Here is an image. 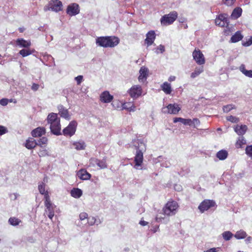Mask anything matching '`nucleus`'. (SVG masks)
Listing matches in <instances>:
<instances>
[{"label": "nucleus", "instance_id": "obj_49", "mask_svg": "<svg viewBox=\"0 0 252 252\" xmlns=\"http://www.w3.org/2000/svg\"><path fill=\"white\" fill-rule=\"evenodd\" d=\"M222 0L223 3L227 6H231L236 1V0Z\"/></svg>", "mask_w": 252, "mask_h": 252}, {"label": "nucleus", "instance_id": "obj_54", "mask_svg": "<svg viewBox=\"0 0 252 252\" xmlns=\"http://www.w3.org/2000/svg\"><path fill=\"white\" fill-rule=\"evenodd\" d=\"M7 132V128L2 126H0V135H3Z\"/></svg>", "mask_w": 252, "mask_h": 252}, {"label": "nucleus", "instance_id": "obj_60", "mask_svg": "<svg viewBox=\"0 0 252 252\" xmlns=\"http://www.w3.org/2000/svg\"><path fill=\"white\" fill-rule=\"evenodd\" d=\"M239 70L242 72L244 75L246 73L247 70L245 69V66L244 64H241L239 67Z\"/></svg>", "mask_w": 252, "mask_h": 252}, {"label": "nucleus", "instance_id": "obj_24", "mask_svg": "<svg viewBox=\"0 0 252 252\" xmlns=\"http://www.w3.org/2000/svg\"><path fill=\"white\" fill-rule=\"evenodd\" d=\"M119 43V39L115 36H108V47H114Z\"/></svg>", "mask_w": 252, "mask_h": 252}, {"label": "nucleus", "instance_id": "obj_10", "mask_svg": "<svg viewBox=\"0 0 252 252\" xmlns=\"http://www.w3.org/2000/svg\"><path fill=\"white\" fill-rule=\"evenodd\" d=\"M79 5L76 3H72L67 6L66 13L70 16H73L79 13Z\"/></svg>", "mask_w": 252, "mask_h": 252}, {"label": "nucleus", "instance_id": "obj_38", "mask_svg": "<svg viewBox=\"0 0 252 252\" xmlns=\"http://www.w3.org/2000/svg\"><path fill=\"white\" fill-rule=\"evenodd\" d=\"M222 237L223 238L226 240L228 241L232 237L233 234L229 231H225L222 234Z\"/></svg>", "mask_w": 252, "mask_h": 252}, {"label": "nucleus", "instance_id": "obj_55", "mask_svg": "<svg viewBox=\"0 0 252 252\" xmlns=\"http://www.w3.org/2000/svg\"><path fill=\"white\" fill-rule=\"evenodd\" d=\"M78 85H80L83 81V76L79 75L75 78Z\"/></svg>", "mask_w": 252, "mask_h": 252}, {"label": "nucleus", "instance_id": "obj_15", "mask_svg": "<svg viewBox=\"0 0 252 252\" xmlns=\"http://www.w3.org/2000/svg\"><path fill=\"white\" fill-rule=\"evenodd\" d=\"M58 109L59 110V114L62 117L68 120L70 119V115L69 114L68 110L64 108L63 105H59L58 106Z\"/></svg>", "mask_w": 252, "mask_h": 252}, {"label": "nucleus", "instance_id": "obj_39", "mask_svg": "<svg viewBox=\"0 0 252 252\" xmlns=\"http://www.w3.org/2000/svg\"><path fill=\"white\" fill-rule=\"evenodd\" d=\"M9 222L13 226L18 225L20 222L21 220L16 218L13 217L10 218L8 220Z\"/></svg>", "mask_w": 252, "mask_h": 252}, {"label": "nucleus", "instance_id": "obj_42", "mask_svg": "<svg viewBox=\"0 0 252 252\" xmlns=\"http://www.w3.org/2000/svg\"><path fill=\"white\" fill-rule=\"evenodd\" d=\"M226 119L228 121L231 122L233 123H237L239 121V119L238 118L232 115L226 117Z\"/></svg>", "mask_w": 252, "mask_h": 252}, {"label": "nucleus", "instance_id": "obj_41", "mask_svg": "<svg viewBox=\"0 0 252 252\" xmlns=\"http://www.w3.org/2000/svg\"><path fill=\"white\" fill-rule=\"evenodd\" d=\"M215 23L216 25H218L221 27H224L227 25V22H226V21H222L218 18L216 19Z\"/></svg>", "mask_w": 252, "mask_h": 252}, {"label": "nucleus", "instance_id": "obj_16", "mask_svg": "<svg viewBox=\"0 0 252 252\" xmlns=\"http://www.w3.org/2000/svg\"><path fill=\"white\" fill-rule=\"evenodd\" d=\"M77 177L81 180H87L90 179L91 175L85 169H80L77 173Z\"/></svg>", "mask_w": 252, "mask_h": 252}, {"label": "nucleus", "instance_id": "obj_35", "mask_svg": "<svg viewBox=\"0 0 252 252\" xmlns=\"http://www.w3.org/2000/svg\"><path fill=\"white\" fill-rule=\"evenodd\" d=\"M247 236V233L245 231L240 230L236 232L234 235V237L237 239H244Z\"/></svg>", "mask_w": 252, "mask_h": 252}, {"label": "nucleus", "instance_id": "obj_52", "mask_svg": "<svg viewBox=\"0 0 252 252\" xmlns=\"http://www.w3.org/2000/svg\"><path fill=\"white\" fill-rule=\"evenodd\" d=\"M131 103H132L131 102H126L123 103L121 109H126L128 110L129 109Z\"/></svg>", "mask_w": 252, "mask_h": 252}, {"label": "nucleus", "instance_id": "obj_47", "mask_svg": "<svg viewBox=\"0 0 252 252\" xmlns=\"http://www.w3.org/2000/svg\"><path fill=\"white\" fill-rule=\"evenodd\" d=\"M87 219L88 223L90 226L93 225L96 222V219L94 217H88Z\"/></svg>", "mask_w": 252, "mask_h": 252}, {"label": "nucleus", "instance_id": "obj_51", "mask_svg": "<svg viewBox=\"0 0 252 252\" xmlns=\"http://www.w3.org/2000/svg\"><path fill=\"white\" fill-rule=\"evenodd\" d=\"M112 104L113 105V106L114 108L118 109L119 108H121L120 105L122 107L123 103H122L121 102H120L119 101H114L112 103Z\"/></svg>", "mask_w": 252, "mask_h": 252}, {"label": "nucleus", "instance_id": "obj_50", "mask_svg": "<svg viewBox=\"0 0 252 252\" xmlns=\"http://www.w3.org/2000/svg\"><path fill=\"white\" fill-rule=\"evenodd\" d=\"M98 159L95 158H91L90 159V164L92 166H95L97 165Z\"/></svg>", "mask_w": 252, "mask_h": 252}, {"label": "nucleus", "instance_id": "obj_5", "mask_svg": "<svg viewBox=\"0 0 252 252\" xmlns=\"http://www.w3.org/2000/svg\"><path fill=\"white\" fill-rule=\"evenodd\" d=\"M179 105L176 103L169 104L167 106L162 108V111L164 113L176 114L180 110Z\"/></svg>", "mask_w": 252, "mask_h": 252}, {"label": "nucleus", "instance_id": "obj_19", "mask_svg": "<svg viewBox=\"0 0 252 252\" xmlns=\"http://www.w3.org/2000/svg\"><path fill=\"white\" fill-rule=\"evenodd\" d=\"M46 132L45 128L43 127H38L32 130V135L34 137H40Z\"/></svg>", "mask_w": 252, "mask_h": 252}, {"label": "nucleus", "instance_id": "obj_12", "mask_svg": "<svg viewBox=\"0 0 252 252\" xmlns=\"http://www.w3.org/2000/svg\"><path fill=\"white\" fill-rule=\"evenodd\" d=\"M71 148L77 151L84 150L86 147L85 142L82 140L73 141L71 142Z\"/></svg>", "mask_w": 252, "mask_h": 252}, {"label": "nucleus", "instance_id": "obj_59", "mask_svg": "<svg viewBox=\"0 0 252 252\" xmlns=\"http://www.w3.org/2000/svg\"><path fill=\"white\" fill-rule=\"evenodd\" d=\"M239 70L242 72L244 75L246 73L247 70L245 69V66L244 64H241L239 67Z\"/></svg>", "mask_w": 252, "mask_h": 252}, {"label": "nucleus", "instance_id": "obj_9", "mask_svg": "<svg viewBox=\"0 0 252 252\" xmlns=\"http://www.w3.org/2000/svg\"><path fill=\"white\" fill-rule=\"evenodd\" d=\"M193 59L199 65H203L205 63V60L203 54L199 49H195L192 53Z\"/></svg>", "mask_w": 252, "mask_h": 252}, {"label": "nucleus", "instance_id": "obj_57", "mask_svg": "<svg viewBox=\"0 0 252 252\" xmlns=\"http://www.w3.org/2000/svg\"><path fill=\"white\" fill-rule=\"evenodd\" d=\"M217 18L219 19L220 20H221L222 21H226V22H227V20L226 19V14H220Z\"/></svg>", "mask_w": 252, "mask_h": 252}, {"label": "nucleus", "instance_id": "obj_20", "mask_svg": "<svg viewBox=\"0 0 252 252\" xmlns=\"http://www.w3.org/2000/svg\"><path fill=\"white\" fill-rule=\"evenodd\" d=\"M96 44L101 47H108V36L97 37L96 39Z\"/></svg>", "mask_w": 252, "mask_h": 252}, {"label": "nucleus", "instance_id": "obj_48", "mask_svg": "<svg viewBox=\"0 0 252 252\" xmlns=\"http://www.w3.org/2000/svg\"><path fill=\"white\" fill-rule=\"evenodd\" d=\"M39 157H45L49 156L48 152L46 149H41L38 152Z\"/></svg>", "mask_w": 252, "mask_h": 252}, {"label": "nucleus", "instance_id": "obj_46", "mask_svg": "<svg viewBox=\"0 0 252 252\" xmlns=\"http://www.w3.org/2000/svg\"><path fill=\"white\" fill-rule=\"evenodd\" d=\"M190 125L189 126H193L194 127L199 126L200 124V121L197 118H194L192 120L190 119Z\"/></svg>", "mask_w": 252, "mask_h": 252}, {"label": "nucleus", "instance_id": "obj_37", "mask_svg": "<svg viewBox=\"0 0 252 252\" xmlns=\"http://www.w3.org/2000/svg\"><path fill=\"white\" fill-rule=\"evenodd\" d=\"M236 107L234 105L232 104H228L226 105H225L223 107L222 109L223 111V112L224 113H228L229 111H230L231 110L235 109Z\"/></svg>", "mask_w": 252, "mask_h": 252}, {"label": "nucleus", "instance_id": "obj_56", "mask_svg": "<svg viewBox=\"0 0 252 252\" xmlns=\"http://www.w3.org/2000/svg\"><path fill=\"white\" fill-rule=\"evenodd\" d=\"M9 102V99L7 98H2L0 100V104L2 106L6 105Z\"/></svg>", "mask_w": 252, "mask_h": 252}, {"label": "nucleus", "instance_id": "obj_36", "mask_svg": "<svg viewBox=\"0 0 252 252\" xmlns=\"http://www.w3.org/2000/svg\"><path fill=\"white\" fill-rule=\"evenodd\" d=\"M45 184L43 182L38 185L39 191L41 194L44 195V197L46 194H48V191L45 190Z\"/></svg>", "mask_w": 252, "mask_h": 252}, {"label": "nucleus", "instance_id": "obj_64", "mask_svg": "<svg viewBox=\"0 0 252 252\" xmlns=\"http://www.w3.org/2000/svg\"><path fill=\"white\" fill-rule=\"evenodd\" d=\"M151 231L153 232L154 233H155L156 232L159 231V225H156L154 226L152 229Z\"/></svg>", "mask_w": 252, "mask_h": 252}, {"label": "nucleus", "instance_id": "obj_62", "mask_svg": "<svg viewBox=\"0 0 252 252\" xmlns=\"http://www.w3.org/2000/svg\"><path fill=\"white\" fill-rule=\"evenodd\" d=\"M19 196V194L17 193H12L10 195V197L11 198V199H12V200H16L18 196Z\"/></svg>", "mask_w": 252, "mask_h": 252}, {"label": "nucleus", "instance_id": "obj_53", "mask_svg": "<svg viewBox=\"0 0 252 252\" xmlns=\"http://www.w3.org/2000/svg\"><path fill=\"white\" fill-rule=\"evenodd\" d=\"M88 217V215L85 212H82V213H80V214L79 215V218H80V220H83L85 219H87Z\"/></svg>", "mask_w": 252, "mask_h": 252}, {"label": "nucleus", "instance_id": "obj_23", "mask_svg": "<svg viewBox=\"0 0 252 252\" xmlns=\"http://www.w3.org/2000/svg\"><path fill=\"white\" fill-rule=\"evenodd\" d=\"M17 45L20 47L28 48L31 45L30 40H26L23 38H18L16 41Z\"/></svg>", "mask_w": 252, "mask_h": 252}, {"label": "nucleus", "instance_id": "obj_58", "mask_svg": "<svg viewBox=\"0 0 252 252\" xmlns=\"http://www.w3.org/2000/svg\"><path fill=\"white\" fill-rule=\"evenodd\" d=\"M39 88V85L37 84L33 83L32 86V90L33 91H36L38 90Z\"/></svg>", "mask_w": 252, "mask_h": 252}, {"label": "nucleus", "instance_id": "obj_21", "mask_svg": "<svg viewBox=\"0 0 252 252\" xmlns=\"http://www.w3.org/2000/svg\"><path fill=\"white\" fill-rule=\"evenodd\" d=\"M234 131L239 135H243L246 132L248 127L246 125H237L234 128Z\"/></svg>", "mask_w": 252, "mask_h": 252}, {"label": "nucleus", "instance_id": "obj_17", "mask_svg": "<svg viewBox=\"0 0 252 252\" xmlns=\"http://www.w3.org/2000/svg\"><path fill=\"white\" fill-rule=\"evenodd\" d=\"M148 69L145 67L142 66L139 70V76L138 80L140 82H143L147 79L148 76Z\"/></svg>", "mask_w": 252, "mask_h": 252}, {"label": "nucleus", "instance_id": "obj_44", "mask_svg": "<svg viewBox=\"0 0 252 252\" xmlns=\"http://www.w3.org/2000/svg\"><path fill=\"white\" fill-rule=\"evenodd\" d=\"M19 54L23 57L32 54V52L29 49H22L20 51Z\"/></svg>", "mask_w": 252, "mask_h": 252}, {"label": "nucleus", "instance_id": "obj_13", "mask_svg": "<svg viewBox=\"0 0 252 252\" xmlns=\"http://www.w3.org/2000/svg\"><path fill=\"white\" fill-rule=\"evenodd\" d=\"M50 5L52 11L58 12L62 10V3L59 0H51Z\"/></svg>", "mask_w": 252, "mask_h": 252}, {"label": "nucleus", "instance_id": "obj_14", "mask_svg": "<svg viewBox=\"0 0 252 252\" xmlns=\"http://www.w3.org/2000/svg\"><path fill=\"white\" fill-rule=\"evenodd\" d=\"M113 98V95H111L109 92L104 91L100 95V100L104 103H109Z\"/></svg>", "mask_w": 252, "mask_h": 252}, {"label": "nucleus", "instance_id": "obj_2", "mask_svg": "<svg viewBox=\"0 0 252 252\" xmlns=\"http://www.w3.org/2000/svg\"><path fill=\"white\" fill-rule=\"evenodd\" d=\"M179 207L177 202L175 201H168L163 208L162 211L164 215L167 217L173 216L176 214Z\"/></svg>", "mask_w": 252, "mask_h": 252}, {"label": "nucleus", "instance_id": "obj_6", "mask_svg": "<svg viewBox=\"0 0 252 252\" xmlns=\"http://www.w3.org/2000/svg\"><path fill=\"white\" fill-rule=\"evenodd\" d=\"M216 203L212 200L205 199L202 201L198 206V209L201 213L207 211L210 208L214 207Z\"/></svg>", "mask_w": 252, "mask_h": 252}, {"label": "nucleus", "instance_id": "obj_26", "mask_svg": "<svg viewBox=\"0 0 252 252\" xmlns=\"http://www.w3.org/2000/svg\"><path fill=\"white\" fill-rule=\"evenodd\" d=\"M47 120L48 123L51 125L55 122V121H57L60 120V119L58 117L57 114L51 113L48 115Z\"/></svg>", "mask_w": 252, "mask_h": 252}, {"label": "nucleus", "instance_id": "obj_28", "mask_svg": "<svg viewBox=\"0 0 252 252\" xmlns=\"http://www.w3.org/2000/svg\"><path fill=\"white\" fill-rule=\"evenodd\" d=\"M204 71L203 66L196 67L194 71L191 73L190 77L191 78H195L199 76L201 73Z\"/></svg>", "mask_w": 252, "mask_h": 252}, {"label": "nucleus", "instance_id": "obj_22", "mask_svg": "<svg viewBox=\"0 0 252 252\" xmlns=\"http://www.w3.org/2000/svg\"><path fill=\"white\" fill-rule=\"evenodd\" d=\"M168 217L166 215H164V212L159 213L157 214L155 219L157 222L167 223L169 220Z\"/></svg>", "mask_w": 252, "mask_h": 252}, {"label": "nucleus", "instance_id": "obj_33", "mask_svg": "<svg viewBox=\"0 0 252 252\" xmlns=\"http://www.w3.org/2000/svg\"><path fill=\"white\" fill-rule=\"evenodd\" d=\"M246 144V140L245 138L242 136L238 138L236 144L235 146L237 148H242L243 147V145H245Z\"/></svg>", "mask_w": 252, "mask_h": 252}, {"label": "nucleus", "instance_id": "obj_63", "mask_svg": "<svg viewBox=\"0 0 252 252\" xmlns=\"http://www.w3.org/2000/svg\"><path fill=\"white\" fill-rule=\"evenodd\" d=\"M245 75L247 77L252 78V70H247L246 73L245 74Z\"/></svg>", "mask_w": 252, "mask_h": 252}, {"label": "nucleus", "instance_id": "obj_8", "mask_svg": "<svg viewBox=\"0 0 252 252\" xmlns=\"http://www.w3.org/2000/svg\"><path fill=\"white\" fill-rule=\"evenodd\" d=\"M142 89L138 85H134L128 91V94L133 98H136L141 95Z\"/></svg>", "mask_w": 252, "mask_h": 252}, {"label": "nucleus", "instance_id": "obj_45", "mask_svg": "<svg viewBox=\"0 0 252 252\" xmlns=\"http://www.w3.org/2000/svg\"><path fill=\"white\" fill-rule=\"evenodd\" d=\"M245 153L248 156L252 158V145L247 146L246 147Z\"/></svg>", "mask_w": 252, "mask_h": 252}, {"label": "nucleus", "instance_id": "obj_32", "mask_svg": "<svg viewBox=\"0 0 252 252\" xmlns=\"http://www.w3.org/2000/svg\"><path fill=\"white\" fill-rule=\"evenodd\" d=\"M243 38V35L240 32H237L231 38V41L233 43L237 42L241 40Z\"/></svg>", "mask_w": 252, "mask_h": 252}, {"label": "nucleus", "instance_id": "obj_1", "mask_svg": "<svg viewBox=\"0 0 252 252\" xmlns=\"http://www.w3.org/2000/svg\"><path fill=\"white\" fill-rule=\"evenodd\" d=\"M132 146L136 150L134 157L135 164L133 167L137 170H141L143 161V153L146 150V144L142 140L134 139L132 141Z\"/></svg>", "mask_w": 252, "mask_h": 252}, {"label": "nucleus", "instance_id": "obj_3", "mask_svg": "<svg viewBox=\"0 0 252 252\" xmlns=\"http://www.w3.org/2000/svg\"><path fill=\"white\" fill-rule=\"evenodd\" d=\"M44 204L45 206V211L48 214L49 218L52 220L54 216V209L56 206L51 202L50 196L48 194L45 195Z\"/></svg>", "mask_w": 252, "mask_h": 252}, {"label": "nucleus", "instance_id": "obj_18", "mask_svg": "<svg viewBox=\"0 0 252 252\" xmlns=\"http://www.w3.org/2000/svg\"><path fill=\"white\" fill-rule=\"evenodd\" d=\"M155 39V33L154 31H151L149 32L146 34V38L145 42L149 46L151 45Z\"/></svg>", "mask_w": 252, "mask_h": 252}, {"label": "nucleus", "instance_id": "obj_25", "mask_svg": "<svg viewBox=\"0 0 252 252\" xmlns=\"http://www.w3.org/2000/svg\"><path fill=\"white\" fill-rule=\"evenodd\" d=\"M242 13V9L241 8L239 7L235 8L233 10L231 15V18L233 19H237L241 16Z\"/></svg>", "mask_w": 252, "mask_h": 252}, {"label": "nucleus", "instance_id": "obj_43", "mask_svg": "<svg viewBox=\"0 0 252 252\" xmlns=\"http://www.w3.org/2000/svg\"><path fill=\"white\" fill-rule=\"evenodd\" d=\"M48 142V139L45 137H42L37 142V145L42 147V145L46 144Z\"/></svg>", "mask_w": 252, "mask_h": 252}, {"label": "nucleus", "instance_id": "obj_11", "mask_svg": "<svg viewBox=\"0 0 252 252\" xmlns=\"http://www.w3.org/2000/svg\"><path fill=\"white\" fill-rule=\"evenodd\" d=\"M50 129L54 134L56 135H61V126L60 124V120L57 121H55V122L51 124Z\"/></svg>", "mask_w": 252, "mask_h": 252}, {"label": "nucleus", "instance_id": "obj_34", "mask_svg": "<svg viewBox=\"0 0 252 252\" xmlns=\"http://www.w3.org/2000/svg\"><path fill=\"white\" fill-rule=\"evenodd\" d=\"M174 123H177L178 122H181L183 124L185 125H190V119H184L182 118H175L173 120Z\"/></svg>", "mask_w": 252, "mask_h": 252}, {"label": "nucleus", "instance_id": "obj_30", "mask_svg": "<svg viewBox=\"0 0 252 252\" xmlns=\"http://www.w3.org/2000/svg\"><path fill=\"white\" fill-rule=\"evenodd\" d=\"M71 195L76 198L80 197L82 195V191L79 189H73L71 190Z\"/></svg>", "mask_w": 252, "mask_h": 252}, {"label": "nucleus", "instance_id": "obj_27", "mask_svg": "<svg viewBox=\"0 0 252 252\" xmlns=\"http://www.w3.org/2000/svg\"><path fill=\"white\" fill-rule=\"evenodd\" d=\"M37 145V142L33 138H30L26 141L25 146L29 149H32Z\"/></svg>", "mask_w": 252, "mask_h": 252}, {"label": "nucleus", "instance_id": "obj_29", "mask_svg": "<svg viewBox=\"0 0 252 252\" xmlns=\"http://www.w3.org/2000/svg\"><path fill=\"white\" fill-rule=\"evenodd\" d=\"M162 90L167 94H170L172 92L171 87L170 84L167 82H165L161 86Z\"/></svg>", "mask_w": 252, "mask_h": 252}, {"label": "nucleus", "instance_id": "obj_4", "mask_svg": "<svg viewBox=\"0 0 252 252\" xmlns=\"http://www.w3.org/2000/svg\"><path fill=\"white\" fill-rule=\"evenodd\" d=\"M177 17L178 13L175 11H173L168 14L164 15L160 19L161 24L163 26L170 25L176 20Z\"/></svg>", "mask_w": 252, "mask_h": 252}, {"label": "nucleus", "instance_id": "obj_40", "mask_svg": "<svg viewBox=\"0 0 252 252\" xmlns=\"http://www.w3.org/2000/svg\"><path fill=\"white\" fill-rule=\"evenodd\" d=\"M97 165L101 169H104L107 168V165L105 159L99 160L97 162Z\"/></svg>", "mask_w": 252, "mask_h": 252}, {"label": "nucleus", "instance_id": "obj_7", "mask_svg": "<svg viewBox=\"0 0 252 252\" xmlns=\"http://www.w3.org/2000/svg\"><path fill=\"white\" fill-rule=\"evenodd\" d=\"M77 126V122L71 121L68 126L63 130V133L65 136L71 137L75 134Z\"/></svg>", "mask_w": 252, "mask_h": 252}, {"label": "nucleus", "instance_id": "obj_31", "mask_svg": "<svg viewBox=\"0 0 252 252\" xmlns=\"http://www.w3.org/2000/svg\"><path fill=\"white\" fill-rule=\"evenodd\" d=\"M217 157L220 160L226 159L228 156V153L226 150H222L217 153Z\"/></svg>", "mask_w": 252, "mask_h": 252}, {"label": "nucleus", "instance_id": "obj_61", "mask_svg": "<svg viewBox=\"0 0 252 252\" xmlns=\"http://www.w3.org/2000/svg\"><path fill=\"white\" fill-rule=\"evenodd\" d=\"M158 50H159L161 53H163L165 51L164 46L160 45L159 46H158L157 48V50L156 51L157 53H158Z\"/></svg>", "mask_w": 252, "mask_h": 252}]
</instances>
